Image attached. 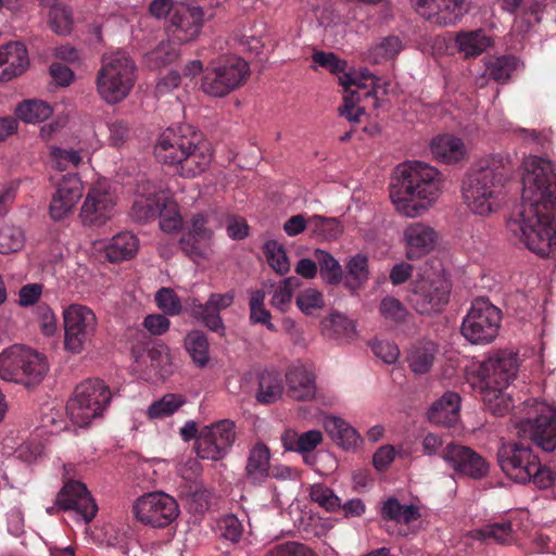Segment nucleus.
<instances>
[{
	"label": "nucleus",
	"instance_id": "nucleus-1",
	"mask_svg": "<svg viewBox=\"0 0 556 556\" xmlns=\"http://www.w3.org/2000/svg\"><path fill=\"white\" fill-rule=\"evenodd\" d=\"M507 229L541 257L556 253V172L551 161L539 156L525 160L521 203Z\"/></svg>",
	"mask_w": 556,
	"mask_h": 556
},
{
	"label": "nucleus",
	"instance_id": "nucleus-2",
	"mask_svg": "<svg viewBox=\"0 0 556 556\" xmlns=\"http://www.w3.org/2000/svg\"><path fill=\"white\" fill-rule=\"evenodd\" d=\"M154 154L159 162L174 166L180 176L187 178L205 172L213 157L203 135L187 124L165 129L154 146Z\"/></svg>",
	"mask_w": 556,
	"mask_h": 556
},
{
	"label": "nucleus",
	"instance_id": "nucleus-3",
	"mask_svg": "<svg viewBox=\"0 0 556 556\" xmlns=\"http://www.w3.org/2000/svg\"><path fill=\"white\" fill-rule=\"evenodd\" d=\"M518 354L500 350L481 362L470 382L479 393L486 410L495 416H504L513 406L511 396L506 392L517 378Z\"/></svg>",
	"mask_w": 556,
	"mask_h": 556
},
{
	"label": "nucleus",
	"instance_id": "nucleus-4",
	"mask_svg": "<svg viewBox=\"0 0 556 556\" xmlns=\"http://www.w3.org/2000/svg\"><path fill=\"white\" fill-rule=\"evenodd\" d=\"M399 170L401 178L390 191L396 210L407 217L424 214L441 192L440 172L421 161L406 162Z\"/></svg>",
	"mask_w": 556,
	"mask_h": 556
},
{
	"label": "nucleus",
	"instance_id": "nucleus-5",
	"mask_svg": "<svg viewBox=\"0 0 556 556\" xmlns=\"http://www.w3.org/2000/svg\"><path fill=\"white\" fill-rule=\"evenodd\" d=\"M506 180L504 166L488 159L472 168L463 181L462 193L467 207L476 215L488 216L501 207L502 190Z\"/></svg>",
	"mask_w": 556,
	"mask_h": 556
},
{
	"label": "nucleus",
	"instance_id": "nucleus-6",
	"mask_svg": "<svg viewBox=\"0 0 556 556\" xmlns=\"http://www.w3.org/2000/svg\"><path fill=\"white\" fill-rule=\"evenodd\" d=\"M136 72V63L126 51L103 53L96 76L98 94L109 104L123 101L135 86Z\"/></svg>",
	"mask_w": 556,
	"mask_h": 556
},
{
	"label": "nucleus",
	"instance_id": "nucleus-7",
	"mask_svg": "<svg viewBox=\"0 0 556 556\" xmlns=\"http://www.w3.org/2000/svg\"><path fill=\"white\" fill-rule=\"evenodd\" d=\"M48 371L45 356L34 350L13 344L0 353V378L27 388L39 383Z\"/></svg>",
	"mask_w": 556,
	"mask_h": 556
},
{
	"label": "nucleus",
	"instance_id": "nucleus-8",
	"mask_svg": "<svg viewBox=\"0 0 556 556\" xmlns=\"http://www.w3.org/2000/svg\"><path fill=\"white\" fill-rule=\"evenodd\" d=\"M112 399L110 388L101 379H87L79 383L66 404L70 420L83 428L101 417Z\"/></svg>",
	"mask_w": 556,
	"mask_h": 556
},
{
	"label": "nucleus",
	"instance_id": "nucleus-9",
	"mask_svg": "<svg viewBox=\"0 0 556 556\" xmlns=\"http://www.w3.org/2000/svg\"><path fill=\"white\" fill-rule=\"evenodd\" d=\"M501 324V309L489 299L477 298L463 319L460 332L472 344H489L497 337Z\"/></svg>",
	"mask_w": 556,
	"mask_h": 556
},
{
	"label": "nucleus",
	"instance_id": "nucleus-10",
	"mask_svg": "<svg viewBox=\"0 0 556 556\" xmlns=\"http://www.w3.org/2000/svg\"><path fill=\"white\" fill-rule=\"evenodd\" d=\"M450 281L440 273H425L412 281L407 294L409 305L420 315L439 313L448 303Z\"/></svg>",
	"mask_w": 556,
	"mask_h": 556
},
{
	"label": "nucleus",
	"instance_id": "nucleus-11",
	"mask_svg": "<svg viewBox=\"0 0 556 556\" xmlns=\"http://www.w3.org/2000/svg\"><path fill=\"white\" fill-rule=\"evenodd\" d=\"M132 513L142 525L163 529L178 518L180 509L173 496L156 491L138 497L132 505Z\"/></svg>",
	"mask_w": 556,
	"mask_h": 556
},
{
	"label": "nucleus",
	"instance_id": "nucleus-12",
	"mask_svg": "<svg viewBox=\"0 0 556 556\" xmlns=\"http://www.w3.org/2000/svg\"><path fill=\"white\" fill-rule=\"evenodd\" d=\"M97 327L94 313L87 306L72 304L64 311L65 348L80 353L91 341Z\"/></svg>",
	"mask_w": 556,
	"mask_h": 556
},
{
	"label": "nucleus",
	"instance_id": "nucleus-13",
	"mask_svg": "<svg viewBox=\"0 0 556 556\" xmlns=\"http://www.w3.org/2000/svg\"><path fill=\"white\" fill-rule=\"evenodd\" d=\"M117 197L106 179H99L88 190L81 206L84 225L102 226L115 212Z\"/></svg>",
	"mask_w": 556,
	"mask_h": 556
},
{
	"label": "nucleus",
	"instance_id": "nucleus-14",
	"mask_svg": "<svg viewBox=\"0 0 556 556\" xmlns=\"http://www.w3.org/2000/svg\"><path fill=\"white\" fill-rule=\"evenodd\" d=\"M236 440V425L229 419L205 426L195 441L197 455L202 459L224 458Z\"/></svg>",
	"mask_w": 556,
	"mask_h": 556
},
{
	"label": "nucleus",
	"instance_id": "nucleus-15",
	"mask_svg": "<svg viewBox=\"0 0 556 556\" xmlns=\"http://www.w3.org/2000/svg\"><path fill=\"white\" fill-rule=\"evenodd\" d=\"M531 447L523 442H508L497 451V463L507 478L516 483H528L531 480L529 468L536 459Z\"/></svg>",
	"mask_w": 556,
	"mask_h": 556
},
{
	"label": "nucleus",
	"instance_id": "nucleus-16",
	"mask_svg": "<svg viewBox=\"0 0 556 556\" xmlns=\"http://www.w3.org/2000/svg\"><path fill=\"white\" fill-rule=\"evenodd\" d=\"M441 458L457 475L480 480L489 473V463L471 447L448 442L442 450Z\"/></svg>",
	"mask_w": 556,
	"mask_h": 556
},
{
	"label": "nucleus",
	"instance_id": "nucleus-17",
	"mask_svg": "<svg viewBox=\"0 0 556 556\" xmlns=\"http://www.w3.org/2000/svg\"><path fill=\"white\" fill-rule=\"evenodd\" d=\"M518 435L544 452H553L556 448V415L548 413L522 419L518 424Z\"/></svg>",
	"mask_w": 556,
	"mask_h": 556
},
{
	"label": "nucleus",
	"instance_id": "nucleus-18",
	"mask_svg": "<svg viewBox=\"0 0 556 556\" xmlns=\"http://www.w3.org/2000/svg\"><path fill=\"white\" fill-rule=\"evenodd\" d=\"M56 503L63 510H74L86 523L98 511V506L86 485L79 481L68 480L58 493Z\"/></svg>",
	"mask_w": 556,
	"mask_h": 556
},
{
	"label": "nucleus",
	"instance_id": "nucleus-19",
	"mask_svg": "<svg viewBox=\"0 0 556 556\" xmlns=\"http://www.w3.org/2000/svg\"><path fill=\"white\" fill-rule=\"evenodd\" d=\"M233 300L235 293L232 291L212 293L204 304L193 300L190 306V314L211 331L224 336L226 328L220 317V311L231 306Z\"/></svg>",
	"mask_w": 556,
	"mask_h": 556
},
{
	"label": "nucleus",
	"instance_id": "nucleus-20",
	"mask_svg": "<svg viewBox=\"0 0 556 556\" xmlns=\"http://www.w3.org/2000/svg\"><path fill=\"white\" fill-rule=\"evenodd\" d=\"M204 11L200 7L177 3L169 21L168 31L180 43L194 40L203 27Z\"/></svg>",
	"mask_w": 556,
	"mask_h": 556
},
{
	"label": "nucleus",
	"instance_id": "nucleus-21",
	"mask_svg": "<svg viewBox=\"0 0 556 556\" xmlns=\"http://www.w3.org/2000/svg\"><path fill=\"white\" fill-rule=\"evenodd\" d=\"M83 194V185L77 174H67L58 182L56 190L50 202V216L61 220L72 213L73 207Z\"/></svg>",
	"mask_w": 556,
	"mask_h": 556
},
{
	"label": "nucleus",
	"instance_id": "nucleus-22",
	"mask_svg": "<svg viewBox=\"0 0 556 556\" xmlns=\"http://www.w3.org/2000/svg\"><path fill=\"white\" fill-rule=\"evenodd\" d=\"M412 3L417 14L440 26L455 24L463 14L459 0H412Z\"/></svg>",
	"mask_w": 556,
	"mask_h": 556
},
{
	"label": "nucleus",
	"instance_id": "nucleus-23",
	"mask_svg": "<svg viewBox=\"0 0 556 556\" xmlns=\"http://www.w3.org/2000/svg\"><path fill=\"white\" fill-rule=\"evenodd\" d=\"M340 84L344 88L343 103L339 108L340 116L345 117L350 123H358L361 117L365 115V109L358 105L362 97H376L377 90L374 81L371 88L357 84L354 78L348 74H343Z\"/></svg>",
	"mask_w": 556,
	"mask_h": 556
},
{
	"label": "nucleus",
	"instance_id": "nucleus-24",
	"mask_svg": "<svg viewBox=\"0 0 556 556\" xmlns=\"http://www.w3.org/2000/svg\"><path fill=\"white\" fill-rule=\"evenodd\" d=\"M435 230L422 223H412L404 230L406 257L410 261L420 260L430 253L437 243Z\"/></svg>",
	"mask_w": 556,
	"mask_h": 556
},
{
	"label": "nucleus",
	"instance_id": "nucleus-25",
	"mask_svg": "<svg viewBox=\"0 0 556 556\" xmlns=\"http://www.w3.org/2000/svg\"><path fill=\"white\" fill-rule=\"evenodd\" d=\"M287 394L296 401H309L315 396V376L303 365L292 366L286 374Z\"/></svg>",
	"mask_w": 556,
	"mask_h": 556
},
{
	"label": "nucleus",
	"instance_id": "nucleus-26",
	"mask_svg": "<svg viewBox=\"0 0 556 556\" xmlns=\"http://www.w3.org/2000/svg\"><path fill=\"white\" fill-rule=\"evenodd\" d=\"M270 450L264 443L254 444L248 454L245 479L250 484L261 485L269 477Z\"/></svg>",
	"mask_w": 556,
	"mask_h": 556
},
{
	"label": "nucleus",
	"instance_id": "nucleus-27",
	"mask_svg": "<svg viewBox=\"0 0 556 556\" xmlns=\"http://www.w3.org/2000/svg\"><path fill=\"white\" fill-rule=\"evenodd\" d=\"M455 43L459 53L465 59L477 58L493 45V38L484 29L459 31L455 37Z\"/></svg>",
	"mask_w": 556,
	"mask_h": 556
},
{
	"label": "nucleus",
	"instance_id": "nucleus-28",
	"mask_svg": "<svg viewBox=\"0 0 556 556\" xmlns=\"http://www.w3.org/2000/svg\"><path fill=\"white\" fill-rule=\"evenodd\" d=\"M139 250V239L130 231L115 235L104 252L110 263H121L134 258Z\"/></svg>",
	"mask_w": 556,
	"mask_h": 556
},
{
	"label": "nucleus",
	"instance_id": "nucleus-29",
	"mask_svg": "<svg viewBox=\"0 0 556 556\" xmlns=\"http://www.w3.org/2000/svg\"><path fill=\"white\" fill-rule=\"evenodd\" d=\"M282 445L287 451L298 452L304 455L306 464H311L307 453L315 450L323 442V433L313 429L302 433L288 429L281 435Z\"/></svg>",
	"mask_w": 556,
	"mask_h": 556
},
{
	"label": "nucleus",
	"instance_id": "nucleus-30",
	"mask_svg": "<svg viewBox=\"0 0 556 556\" xmlns=\"http://www.w3.org/2000/svg\"><path fill=\"white\" fill-rule=\"evenodd\" d=\"M230 92L240 87L250 75L248 63L237 55H224L214 61Z\"/></svg>",
	"mask_w": 556,
	"mask_h": 556
},
{
	"label": "nucleus",
	"instance_id": "nucleus-31",
	"mask_svg": "<svg viewBox=\"0 0 556 556\" xmlns=\"http://www.w3.org/2000/svg\"><path fill=\"white\" fill-rule=\"evenodd\" d=\"M431 153L438 161L458 163L465 160L466 148L462 139L451 135H442L432 140Z\"/></svg>",
	"mask_w": 556,
	"mask_h": 556
},
{
	"label": "nucleus",
	"instance_id": "nucleus-32",
	"mask_svg": "<svg viewBox=\"0 0 556 556\" xmlns=\"http://www.w3.org/2000/svg\"><path fill=\"white\" fill-rule=\"evenodd\" d=\"M325 429L331 439L344 450L355 448L363 442L356 429L342 418L327 417Z\"/></svg>",
	"mask_w": 556,
	"mask_h": 556
},
{
	"label": "nucleus",
	"instance_id": "nucleus-33",
	"mask_svg": "<svg viewBox=\"0 0 556 556\" xmlns=\"http://www.w3.org/2000/svg\"><path fill=\"white\" fill-rule=\"evenodd\" d=\"M135 357L134 369L136 371L142 370L146 366V378H150L152 375L163 376V367L168 363V354L164 346H151L144 350L142 353H137L132 350Z\"/></svg>",
	"mask_w": 556,
	"mask_h": 556
},
{
	"label": "nucleus",
	"instance_id": "nucleus-34",
	"mask_svg": "<svg viewBox=\"0 0 556 556\" xmlns=\"http://www.w3.org/2000/svg\"><path fill=\"white\" fill-rule=\"evenodd\" d=\"M459 408V395L454 392H446L432 404L429 418L434 422L452 426L458 419Z\"/></svg>",
	"mask_w": 556,
	"mask_h": 556
},
{
	"label": "nucleus",
	"instance_id": "nucleus-35",
	"mask_svg": "<svg viewBox=\"0 0 556 556\" xmlns=\"http://www.w3.org/2000/svg\"><path fill=\"white\" fill-rule=\"evenodd\" d=\"M8 80L23 74L29 64L27 49L20 41L1 46Z\"/></svg>",
	"mask_w": 556,
	"mask_h": 556
},
{
	"label": "nucleus",
	"instance_id": "nucleus-36",
	"mask_svg": "<svg viewBox=\"0 0 556 556\" xmlns=\"http://www.w3.org/2000/svg\"><path fill=\"white\" fill-rule=\"evenodd\" d=\"M348 275L343 281L344 287L352 293H356L369 279L368 257L364 254H355L346 263Z\"/></svg>",
	"mask_w": 556,
	"mask_h": 556
},
{
	"label": "nucleus",
	"instance_id": "nucleus-37",
	"mask_svg": "<svg viewBox=\"0 0 556 556\" xmlns=\"http://www.w3.org/2000/svg\"><path fill=\"white\" fill-rule=\"evenodd\" d=\"M283 392L282 379L278 372L263 371L258 377L256 400L262 404H273Z\"/></svg>",
	"mask_w": 556,
	"mask_h": 556
},
{
	"label": "nucleus",
	"instance_id": "nucleus-38",
	"mask_svg": "<svg viewBox=\"0 0 556 556\" xmlns=\"http://www.w3.org/2000/svg\"><path fill=\"white\" fill-rule=\"evenodd\" d=\"M381 517L397 523L409 525L416 521L420 517V514L418 507L414 505H402L397 498L389 497L383 502Z\"/></svg>",
	"mask_w": 556,
	"mask_h": 556
},
{
	"label": "nucleus",
	"instance_id": "nucleus-39",
	"mask_svg": "<svg viewBox=\"0 0 556 556\" xmlns=\"http://www.w3.org/2000/svg\"><path fill=\"white\" fill-rule=\"evenodd\" d=\"M313 255L324 281L330 286H338L343 281L342 266L332 254L325 250L316 249Z\"/></svg>",
	"mask_w": 556,
	"mask_h": 556
},
{
	"label": "nucleus",
	"instance_id": "nucleus-40",
	"mask_svg": "<svg viewBox=\"0 0 556 556\" xmlns=\"http://www.w3.org/2000/svg\"><path fill=\"white\" fill-rule=\"evenodd\" d=\"M308 229L312 236L324 241L336 240L343 232V226L338 218L320 215H313L308 219Z\"/></svg>",
	"mask_w": 556,
	"mask_h": 556
},
{
	"label": "nucleus",
	"instance_id": "nucleus-41",
	"mask_svg": "<svg viewBox=\"0 0 556 556\" xmlns=\"http://www.w3.org/2000/svg\"><path fill=\"white\" fill-rule=\"evenodd\" d=\"M437 349L433 344L415 346L407 356V363L416 375H424L430 371L435 358Z\"/></svg>",
	"mask_w": 556,
	"mask_h": 556
},
{
	"label": "nucleus",
	"instance_id": "nucleus-42",
	"mask_svg": "<svg viewBox=\"0 0 556 556\" xmlns=\"http://www.w3.org/2000/svg\"><path fill=\"white\" fill-rule=\"evenodd\" d=\"M53 113L52 108L45 101L25 100L18 104L16 115L26 123H39L49 118Z\"/></svg>",
	"mask_w": 556,
	"mask_h": 556
},
{
	"label": "nucleus",
	"instance_id": "nucleus-43",
	"mask_svg": "<svg viewBox=\"0 0 556 556\" xmlns=\"http://www.w3.org/2000/svg\"><path fill=\"white\" fill-rule=\"evenodd\" d=\"M185 403L182 395L167 393L149 406L147 415L150 419H163L174 415Z\"/></svg>",
	"mask_w": 556,
	"mask_h": 556
},
{
	"label": "nucleus",
	"instance_id": "nucleus-44",
	"mask_svg": "<svg viewBox=\"0 0 556 556\" xmlns=\"http://www.w3.org/2000/svg\"><path fill=\"white\" fill-rule=\"evenodd\" d=\"M263 252L268 265L278 275L283 276L289 273L290 262L282 244L276 240H267L263 245Z\"/></svg>",
	"mask_w": 556,
	"mask_h": 556
},
{
	"label": "nucleus",
	"instance_id": "nucleus-45",
	"mask_svg": "<svg viewBox=\"0 0 556 556\" xmlns=\"http://www.w3.org/2000/svg\"><path fill=\"white\" fill-rule=\"evenodd\" d=\"M186 350L193 362L204 366L208 361V341L206 336L199 330L189 332L185 339Z\"/></svg>",
	"mask_w": 556,
	"mask_h": 556
},
{
	"label": "nucleus",
	"instance_id": "nucleus-46",
	"mask_svg": "<svg viewBox=\"0 0 556 556\" xmlns=\"http://www.w3.org/2000/svg\"><path fill=\"white\" fill-rule=\"evenodd\" d=\"M518 59L513 55H503L490 62L486 66V75L500 83L505 84L510 78L511 73L517 68Z\"/></svg>",
	"mask_w": 556,
	"mask_h": 556
},
{
	"label": "nucleus",
	"instance_id": "nucleus-47",
	"mask_svg": "<svg viewBox=\"0 0 556 556\" xmlns=\"http://www.w3.org/2000/svg\"><path fill=\"white\" fill-rule=\"evenodd\" d=\"M379 313L388 323L400 325L406 321L408 309L396 298L387 295L379 304Z\"/></svg>",
	"mask_w": 556,
	"mask_h": 556
},
{
	"label": "nucleus",
	"instance_id": "nucleus-48",
	"mask_svg": "<svg viewBox=\"0 0 556 556\" xmlns=\"http://www.w3.org/2000/svg\"><path fill=\"white\" fill-rule=\"evenodd\" d=\"M201 88L204 93L212 97H225L230 93L229 85L223 80L220 71L217 70L215 62H212V68H207L202 79Z\"/></svg>",
	"mask_w": 556,
	"mask_h": 556
},
{
	"label": "nucleus",
	"instance_id": "nucleus-49",
	"mask_svg": "<svg viewBox=\"0 0 556 556\" xmlns=\"http://www.w3.org/2000/svg\"><path fill=\"white\" fill-rule=\"evenodd\" d=\"M163 199L138 197L131 206V216L138 222L146 223L161 213Z\"/></svg>",
	"mask_w": 556,
	"mask_h": 556
},
{
	"label": "nucleus",
	"instance_id": "nucleus-50",
	"mask_svg": "<svg viewBox=\"0 0 556 556\" xmlns=\"http://www.w3.org/2000/svg\"><path fill=\"white\" fill-rule=\"evenodd\" d=\"M309 497L327 511L334 513L341 508V500L330 488L323 483H316L311 486Z\"/></svg>",
	"mask_w": 556,
	"mask_h": 556
},
{
	"label": "nucleus",
	"instance_id": "nucleus-51",
	"mask_svg": "<svg viewBox=\"0 0 556 556\" xmlns=\"http://www.w3.org/2000/svg\"><path fill=\"white\" fill-rule=\"evenodd\" d=\"M24 232L20 227L5 225L0 229V253L10 254L24 247Z\"/></svg>",
	"mask_w": 556,
	"mask_h": 556
},
{
	"label": "nucleus",
	"instance_id": "nucleus-52",
	"mask_svg": "<svg viewBox=\"0 0 556 556\" xmlns=\"http://www.w3.org/2000/svg\"><path fill=\"white\" fill-rule=\"evenodd\" d=\"M513 527L509 521L488 525L477 531L476 538L481 541H493L505 544L511 540Z\"/></svg>",
	"mask_w": 556,
	"mask_h": 556
},
{
	"label": "nucleus",
	"instance_id": "nucleus-53",
	"mask_svg": "<svg viewBox=\"0 0 556 556\" xmlns=\"http://www.w3.org/2000/svg\"><path fill=\"white\" fill-rule=\"evenodd\" d=\"M49 24L58 35H67L72 30L73 18L67 7L56 4L49 11Z\"/></svg>",
	"mask_w": 556,
	"mask_h": 556
},
{
	"label": "nucleus",
	"instance_id": "nucleus-54",
	"mask_svg": "<svg viewBox=\"0 0 556 556\" xmlns=\"http://www.w3.org/2000/svg\"><path fill=\"white\" fill-rule=\"evenodd\" d=\"M50 156L53 166L60 172L77 168L83 161V156L79 151L66 150L58 147H53L51 149Z\"/></svg>",
	"mask_w": 556,
	"mask_h": 556
},
{
	"label": "nucleus",
	"instance_id": "nucleus-55",
	"mask_svg": "<svg viewBox=\"0 0 556 556\" xmlns=\"http://www.w3.org/2000/svg\"><path fill=\"white\" fill-rule=\"evenodd\" d=\"M207 241L193 235H184L179 240L181 251L193 262L204 258L207 250Z\"/></svg>",
	"mask_w": 556,
	"mask_h": 556
},
{
	"label": "nucleus",
	"instance_id": "nucleus-56",
	"mask_svg": "<svg viewBox=\"0 0 556 556\" xmlns=\"http://www.w3.org/2000/svg\"><path fill=\"white\" fill-rule=\"evenodd\" d=\"M325 327L337 338H351L355 333L353 320L340 313L330 314Z\"/></svg>",
	"mask_w": 556,
	"mask_h": 556
},
{
	"label": "nucleus",
	"instance_id": "nucleus-57",
	"mask_svg": "<svg viewBox=\"0 0 556 556\" xmlns=\"http://www.w3.org/2000/svg\"><path fill=\"white\" fill-rule=\"evenodd\" d=\"M529 471L531 476L530 482L540 489L549 488L556 480V471L547 466H543L539 457H536L535 462L529 468Z\"/></svg>",
	"mask_w": 556,
	"mask_h": 556
},
{
	"label": "nucleus",
	"instance_id": "nucleus-58",
	"mask_svg": "<svg viewBox=\"0 0 556 556\" xmlns=\"http://www.w3.org/2000/svg\"><path fill=\"white\" fill-rule=\"evenodd\" d=\"M177 56L178 53L170 42H161L149 53L148 60L151 66L162 67L173 63Z\"/></svg>",
	"mask_w": 556,
	"mask_h": 556
},
{
	"label": "nucleus",
	"instance_id": "nucleus-59",
	"mask_svg": "<svg viewBox=\"0 0 556 556\" xmlns=\"http://www.w3.org/2000/svg\"><path fill=\"white\" fill-rule=\"evenodd\" d=\"M403 49L402 40L397 36L384 37L372 50L375 58L391 60Z\"/></svg>",
	"mask_w": 556,
	"mask_h": 556
},
{
	"label": "nucleus",
	"instance_id": "nucleus-60",
	"mask_svg": "<svg viewBox=\"0 0 556 556\" xmlns=\"http://www.w3.org/2000/svg\"><path fill=\"white\" fill-rule=\"evenodd\" d=\"M296 305L304 314H311L313 309L324 306L323 293L316 289H307L296 298Z\"/></svg>",
	"mask_w": 556,
	"mask_h": 556
},
{
	"label": "nucleus",
	"instance_id": "nucleus-61",
	"mask_svg": "<svg viewBox=\"0 0 556 556\" xmlns=\"http://www.w3.org/2000/svg\"><path fill=\"white\" fill-rule=\"evenodd\" d=\"M314 63L328 70L332 74H340L345 71L346 62L340 60L332 52L316 51L312 56Z\"/></svg>",
	"mask_w": 556,
	"mask_h": 556
},
{
	"label": "nucleus",
	"instance_id": "nucleus-62",
	"mask_svg": "<svg viewBox=\"0 0 556 556\" xmlns=\"http://www.w3.org/2000/svg\"><path fill=\"white\" fill-rule=\"evenodd\" d=\"M157 306L166 314H179L181 304L175 292L167 288H162L155 295Z\"/></svg>",
	"mask_w": 556,
	"mask_h": 556
},
{
	"label": "nucleus",
	"instance_id": "nucleus-63",
	"mask_svg": "<svg viewBox=\"0 0 556 556\" xmlns=\"http://www.w3.org/2000/svg\"><path fill=\"white\" fill-rule=\"evenodd\" d=\"M266 556H317V554L304 544L288 542L269 551Z\"/></svg>",
	"mask_w": 556,
	"mask_h": 556
},
{
	"label": "nucleus",
	"instance_id": "nucleus-64",
	"mask_svg": "<svg viewBox=\"0 0 556 556\" xmlns=\"http://www.w3.org/2000/svg\"><path fill=\"white\" fill-rule=\"evenodd\" d=\"M264 293L262 291H255L252 293L250 299V319L254 324H263L270 319V313L264 305Z\"/></svg>",
	"mask_w": 556,
	"mask_h": 556
}]
</instances>
